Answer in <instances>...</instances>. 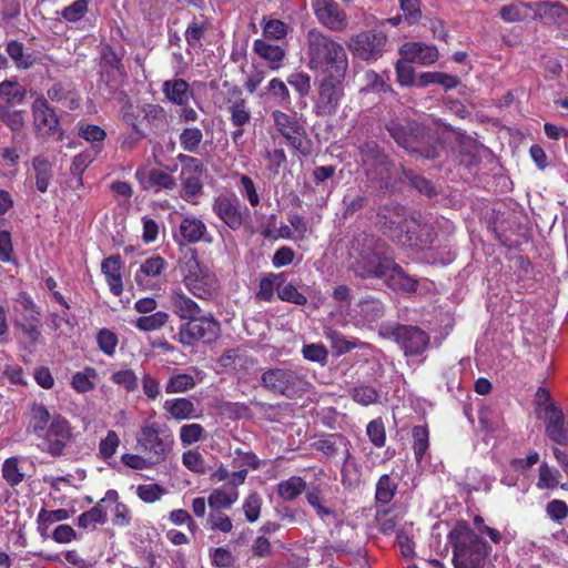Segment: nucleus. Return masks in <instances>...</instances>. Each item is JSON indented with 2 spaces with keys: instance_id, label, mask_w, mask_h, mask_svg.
I'll use <instances>...</instances> for the list:
<instances>
[{
  "instance_id": "45",
  "label": "nucleus",
  "mask_w": 568,
  "mask_h": 568,
  "mask_svg": "<svg viewBox=\"0 0 568 568\" xmlns=\"http://www.w3.org/2000/svg\"><path fill=\"white\" fill-rule=\"evenodd\" d=\"M277 296L281 301L292 303L295 305H305L307 303V297L301 292H298L295 285L285 282L284 274L282 275V281L280 283Z\"/></svg>"
},
{
  "instance_id": "42",
  "label": "nucleus",
  "mask_w": 568,
  "mask_h": 568,
  "mask_svg": "<svg viewBox=\"0 0 568 568\" xmlns=\"http://www.w3.org/2000/svg\"><path fill=\"white\" fill-rule=\"evenodd\" d=\"M359 314L366 323H374L385 313L384 304L377 298H365L358 304Z\"/></svg>"
},
{
  "instance_id": "36",
  "label": "nucleus",
  "mask_w": 568,
  "mask_h": 568,
  "mask_svg": "<svg viewBox=\"0 0 568 568\" xmlns=\"http://www.w3.org/2000/svg\"><path fill=\"white\" fill-rule=\"evenodd\" d=\"M165 267L166 262L163 257L159 255L151 256L141 264L140 270L135 275V281L139 285H142L145 277L159 276Z\"/></svg>"
},
{
  "instance_id": "18",
  "label": "nucleus",
  "mask_w": 568,
  "mask_h": 568,
  "mask_svg": "<svg viewBox=\"0 0 568 568\" xmlns=\"http://www.w3.org/2000/svg\"><path fill=\"white\" fill-rule=\"evenodd\" d=\"M175 237L181 244L211 243L213 240L205 223L195 216L183 217L179 225V235Z\"/></svg>"
},
{
  "instance_id": "61",
  "label": "nucleus",
  "mask_w": 568,
  "mask_h": 568,
  "mask_svg": "<svg viewBox=\"0 0 568 568\" xmlns=\"http://www.w3.org/2000/svg\"><path fill=\"white\" fill-rule=\"evenodd\" d=\"M183 465L191 471L196 474H205V462L202 454L197 450L191 449L182 455Z\"/></svg>"
},
{
  "instance_id": "44",
  "label": "nucleus",
  "mask_w": 568,
  "mask_h": 568,
  "mask_svg": "<svg viewBox=\"0 0 568 568\" xmlns=\"http://www.w3.org/2000/svg\"><path fill=\"white\" fill-rule=\"evenodd\" d=\"M560 471L549 466L547 463H542L539 466V475L536 486L539 489H554L559 485Z\"/></svg>"
},
{
  "instance_id": "38",
  "label": "nucleus",
  "mask_w": 568,
  "mask_h": 568,
  "mask_svg": "<svg viewBox=\"0 0 568 568\" xmlns=\"http://www.w3.org/2000/svg\"><path fill=\"white\" fill-rule=\"evenodd\" d=\"M27 91L17 80H4L0 83V98L7 104L22 103Z\"/></svg>"
},
{
  "instance_id": "17",
  "label": "nucleus",
  "mask_w": 568,
  "mask_h": 568,
  "mask_svg": "<svg viewBox=\"0 0 568 568\" xmlns=\"http://www.w3.org/2000/svg\"><path fill=\"white\" fill-rule=\"evenodd\" d=\"M214 213L232 230H239L244 220V211L235 195H220L213 203Z\"/></svg>"
},
{
  "instance_id": "8",
  "label": "nucleus",
  "mask_w": 568,
  "mask_h": 568,
  "mask_svg": "<svg viewBox=\"0 0 568 568\" xmlns=\"http://www.w3.org/2000/svg\"><path fill=\"white\" fill-rule=\"evenodd\" d=\"M377 224L384 234L399 244H406L407 234L418 227V221L409 217L404 206L393 203L378 207Z\"/></svg>"
},
{
  "instance_id": "37",
  "label": "nucleus",
  "mask_w": 568,
  "mask_h": 568,
  "mask_svg": "<svg viewBox=\"0 0 568 568\" xmlns=\"http://www.w3.org/2000/svg\"><path fill=\"white\" fill-rule=\"evenodd\" d=\"M306 488V483L302 477L292 476L288 479L278 484L277 493L278 496L291 501L297 498Z\"/></svg>"
},
{
  "instance_id": "7",
  "label": "nucleus",
  "mask_w": 568,
  "mask_h": 568,
  "mask_svg": "<svg viewBox=\"0 0 568 568\" xmlns=\"http://www.w3.org/2000/svg\"><path fill=\"white\" fill-rule=\"evenodd\" d=\"M136 444L151 458V463L161 464L171 453L174 438L165 425L146 422L141 426Z\"/></svg>"
},
{
  "instance_id": "60",
  "label": "nucleus",
  "mask_w": 568,
  "mask_h": 568,
  "mask_svg": "<svg viewBox=\"0 0 568 568\" xmlns=\"http://www.w3.org/2000/svg\"><path fill=\"white\" fill-rule=\"evenodd\" d=\"M366 434L374 446L383 447L386 440V432L382 418L371 420L367 424Z\"/></svg>"
},
{
  "instance_id": "34",
  "label": "nucleus",
  "mask_w": 568,
  "mask_h": 568,
  "mask_svg": "<svg viewBox=\"0 0 568 568\" xmlns=\"http://www.w3.org/2000/svg\"><path fill=\"white\" fill-rule=\"evenodd\" d=\"M282 275L283 273H268L262 277L255 297L263 302H272L274 300V290L278 292Z\"/></svg>"
},
{
  "instance_id": "25",
  "label": "nucleus",
  "mask_w": 568,
  "mask_h": 568,
  "mask_svg": "<svg viewBox=\"0 0 568 568\" xmlns=\"http://www.w3.org/2000/svg\"><path fill=\"white\" fill-rule=\"evenodd\" d=\"M219 363L226 369L246 372L254 366L255 361L245 349L236 347L225 351L221 355Z\"/></svg>"
},
{
  "instance_id": "22",
  "label": "nucleus",
  "mask_w": 568,
  "mask_h": 568,
  "mask_svg": "<svg viewBox=\"0 0 568 568\" xmlns=\"http://www.w3.org/2000/svg\"><path fill=\"white\" fill-rule=\"evenodd\" d=\"M121 267L122 261L120 255H111L101 263V272L105 276L110 291L115 296H120L123 292Z\"/></svg>"
},
{
  "instance_id": "19",
  "label": "nucleus",
  "mask_w": 568,
  "mask_h": 568,
  "mask_svg": "<svg viewBox=\"0 0 568 568\" xmlns=\"http://www.w3.org/2000/svg\"><path fill=\"white\" fill-rule=\"evenodd\" d=\"M400 55L422 65H430L438 60L439 53L435 45L423 42H406L399 48Z\"/></svg>"
},
{
  "instance_id": "20",
  "label": "nucleus",
  "mask_w": 568,
  "mask_h": 568,
  "mask_svg": "<svg viewBox=\"0 0 568 568\" xmlns=\"http://www.w3.org/2000/svg\"><path fill=\"white\" fill-rule=\"evenodd\" d=\"M534 19L545 24L567 23L568 8L558 1H539L535 3Z\"/></svg>"
},
{
  "instance_id": "2",
  "label": "nucleus",
  "mask_w": 568,
  "mask_h": 568,
  "mask_svg": "<svg viewBox=\"0 0 568 568\" xmlns=\"http://www.w3.org/2000/svg\"><path fill=\"white\" fill-rule=\"evenodd\" d=\"M348 255V268L363 280L382 278L392 266L386 243L365 232L354 235Z\"/></svg>"
},
{
  "instance_id": "43",
  "label": "nucleus",
  "mask_w": 568,
  "mask_h": 568,
  "mask_svg": "<svg viewBox=\"0 0 568 568\" xmlns=\"http://www.w3.org/2000/svg\"><path fill=\"white\" fill-rule=\"evenodd\" d=\"M169 321V314L162 311L139 317L134 325L142 332H151L162 328Z\"/></svg>"
},
{
  "instance_id": "13",
  "label": "nucleus",
  "mask_w": 568,
  "mask_h": 568,
  "mask_svg": "<svg viewBox=\"0 0 568 568\" xmlns=\"http://www.w3.org/2000/svg\"><path fill=\"white\" fill-rule=\"evenodd\" d=\"M220 335V324L211 314L197 315L181 325L179 341L183 345H193L196 342L212 343Z\"/></svg>"
},
{
  "instance_id": "41",
  "label": "nucleus",
  "mask_w": 568,
  "mask_h": 568,
  "mask_svg": "<svg viewBox=\"0 0 568 568\" xmlns=\"http://www.w3.org/2000/svg\"><path fill=\"white\" fill-rule=\"evenodd\" d=\"M405 239L407 240V243L405 245L425 248L427 245L433 243L435 234L430 225L420 224L418 222L417 230H414L412 233H408L407 237Z\"/></svg>"
},
{
  "instance_id": "28",
  "label": "nucleus",
  "mask_w": 568,
  "mask_h": 568,
  "mask_svg": "<svg viewBox=\"0 0 568 568\" xmlns=\"http://www.w3.org/2000/svg\"><path fill=\"white\" fill-rule=\"evenodd\" d=\"M306 500L314 508L317 516L325 523H333L337 519L336 510L326 505V501L318 487H313L306 491Z\"/></svg>"
},
{
  "instance_id": "59",
  "label": "nucleus",
  "mask_w": 568,
  "mask_h": 568,
  "mask_svg": "<svg viewBox=\"0 0 568 568\" xmlns=\"http://www.w3.org/2000/svg\"><path fill=\"white\" fill-rule=\"evenodd\" d=\"M302 355L306 361L325 365L328 358V351L322 344H304Z\"/></svg>"
},
{
  "instance_id": "5",
  "label": "nucleus",
  "mask_w": 568,
  "mask_h": 568,
  "mask_svg": "<svg viewBox=\"0 0 568 568\" xmlns=\"http://www.w3.org/2000/svg\"><path fill=\"white\" fill-rule=\"evenodd\" d=\"M260 384L268 393L286 398H294L307 392L311 386L306 375L301 369L291 366L263 369Z\"/></svg>"
},
{
  "instance_id": "14",
  "label": "nucleus",
  "mask_w": 568,
  "mask_h": 568,
  "mask_svg": "<svg viewBox=\"0 0 568 568\" xmlns=\"http://www.w3.org/2000/svg\"><path fill=\"white\" fill-rule=\"evenodd\" d=\"M272 119L277 132L288 142V144L304 155L310 153L306 145V133L295 115L287 114L281 110L272 112Z\"/></svg>"
},
{
  "instance_id": "9",
  "label": "nucleus",
  "mask_w": 568,
  "mask_h": 568,
  "mask_svg": "<svg viewBox=\"0 0 568 568\" xmlns=\"http://www.w3.org/2000/svg\"><path fill=\"white\" fill-rule=\"evenodd\" d=\"M181 270L183 283L194 296L206 300L216 293L219 287L216 277L201 267L195 255L187 258Z\"/></svg>"
},
{
  "instance_id": "31",
  "label": "nucleus",
  "mask_w": 568,
  "mask_h": 568,
  "mask_svg": "<svg viewBox=\"0 0 568 568\" xmlns=\"http://www.w3.org/2000/svg\"><path fill=\"white\" fill-rule=\"evenodd\" d=\"M6 52L13 61L14 65L20 70H27L37 63V58L24 52L22 42L11 40L7 43Z\"/></svg>"
},
{
  "instance_id": "47",
  "label": "nucleus",
  "mask_w": 568,
  "mask_h": 568,
  "mask_svg": "<svg viewBox=\"0 0 568 568\" xmlns=\"http://www.w3.org/2000/svg\"><path fill=\"white\" fill-rule=\"evenodd\" d=\"M194 377L190 374H178L168 381L165 392L168 394L185 393L195 387Z\"/></svg>"
},
{
  "instance_id": "52",
  "label": "nucleus",
  "mask_w": 568,
  "mask_h": 568,
  "mask_svg": "<svg viewBox=\"0 0 568 568\" xmlns=\"http://www.w3.org/2000/svg\"><path fill=\"white\" fill-rule=\"evenodd\" d=\"M0 121L11 131H21L24 126L23 112L12 110L8 105L0 104Z\"/></svg>"
},
{
  "instance_id": "10",
  "label": "nucleus",
  "mask_w": 568,
  "mask_h": 568,
  "mask_svg": "<svg viewBox=\"0 0 568 568\" xmlns=\"http://www.w3.org/2000/svg\"><path fill=\"white\" fill-rule=\"evenodd\" d=\"M386 43L387 36L384 31L371 29L353 34L348 39L347 48L354 58L372 62L383 55Z\"/></svg>"
},
{
  "instance_id": "1",
  "label": "nucleus",
  "mask_w": 568,
  "mask_h": 568,
  "mask_svg": "<svg viewBox=\"0 0 568 568\" xmlns=\"http://www.w3.org/2000/svg\"><path fill=\"white\" fill-rule=\"evenodd\" d=\"M306 67L323 74H346L349 63L344 45L332 36L313 27L305 33Z\"/></svg>"
},
{
  "instance_id": "3",
  "label": "nucleus",
  "mask_w": 568,
  "mask_h": 568,
  "mask_svg": "<svg viewBox=\"0 0 568 568\" xmlns=\"http://www.w3.org/2000/svg\"><path fill=\"white\" fill-rule=\"evenodd\" d=\"M385 128L396 144L408 153L427 160L438 158V142L418 122L408 119H393L386 123Z\"/></svg>"
},
{
  "instance_id": "33",
  "label": "nucleus",
  "mask_w": 568,
  "mask_h": 568,
  "mask_svg": "<svg viewBox=\"0 0 568 568\" xmlns=\"http://www.w3.org/2000/svg\"><path fill=\"white\" fill-rule=\"evenodd\" d=\"M101 64L104 70H106L108 77H112L113 81L116 80V78H124L125 77V69L123 64L121 63V57L118 55V53L111 49L110 47H106L102 52L101 58Z\"/></svg>"
},
{
  "instance_id": "27",
  "label": "nucleus",
  "mask_w": 568,
  "mask_h": 568,
  "mask_svg": "<svg viewBox=\"0 0 568 568\" xmlns=\"http://www.w3.org/2000/svg\"><path fill=\"white\" fill-rule=\"evenodd\" d=\"M546 432L549 438L558 444H566L568 442V434L564 428V415L561 410L550 405L546 409Z\"/></svg>"
},
{
  "instance_id": "6",
  "label": "nucleus",
  "mask_w": 568,
  "mask_h": 568,
  "mask_svg": "<svg viewBox=\"0 0 568 568\" xmlns=\"http://www.w3.org/2000/svg\"><path fill=\"white\" fill-rule=\"evenodd\" d=\"M346 74H323L316 80V93L313 98V113L316 116H332L334 115L344 97V80Z\"/></svg>"
},
{
  "instance_id": "63",
  "label": "nucleus",
  "mask_w": 568,
  "mask_h": 568,
  "mask_svg": "<svg viewBox=\"0 0 568 568\" xmlns=\"http://www.w3.org/2000/svg\"><path fill=\"white\" fill-rule=\"evenodd\" d=\"M397 81L400 85L409 87L415 82V71L412 67V62L402 57L397 61L396 65Z\"/></svg>"
},
{
  "instance_id": "55",
  "label": "nucleus",
  "mask_w": 568,
  "mask_h": 568,
  "mask_svg": "<svg viewBox=\"0 0 568 568\" xmlns=\"http://www.w3.org/2000/svg\"><path fill=\"white\" fill-rule=\"evenodd\" d=\"M229 111L233 125L240 128L250 123L251 112L243 99L236 100L232 105H230Z\"/></svg>"
},
{
  "instance_id": "57",
  "label": "nucleus",
  "mask_w": 568,
  "mask_h": 568,
  "mask_svg": "<svg viewBox=\"0 0 568 568\" xmlns=\"http://www.w3.org/2000/svg\"><path fill=\"white\" fill-rule=\"evenodd\" d=\"M97 342L99 348L108 356H113L118 345V336L114 332L102 328L97 335Z\"/></svg>"
},
{
  "instance_id": "32",
  "label": "nucleus",
  "mask_w": 568,
  "mask_h": 568,
  "mask_svg": "<svg viewBox=\"0 0 568 568\" xmlns=\"http://www.w3.org/2000/svg\"><path fill=\"white\" fill-rule=\"evenodd\" d=\"M32 166L36 172L37 189L42 193L47 192L53 176L52 164L43 155H38L32 160Z\"/></svg>"
},
{
  "instance_id": "11",
  "label": "nucleus",
  "mask_w": 568,
  "mask_h": 568,
  "mask_svg": "<svg viewBox=\"0 0 568 568\" xmlns=\"http://www.w3.org/2000/svg\"><path fill=\"white\" fill-rule=\"evenodd\" d=\"M366 174L372 180L387 182L392 178L394 163L374 140H366L358 146Z\"/></svg>"
},
{
  "instance_id": "46",
  "label": "nucleus",
  "mask_w": 568,
  "mask_h": 568,
  "mask_svg": "<svg viewBox=\"0 0 568 568\" xmlns=\"http://www.w3.org/2000/svg\"><path fill=\"white\" fill-rule=\"evenodd\" d=\"M367 203V197L362 192H353L347 191V193L343 197L344 212L343 216L345 219L353 216L355 213L361 211Z\"/></svg>"
},
{
  "instance_id": "56",
  "label": "nucleus",
  "mask_w": 568,
  "mask_h": 568,
  "mask_svg": "<svg viewBox=\"0 0 568 568\" xmlns=\"http://www.w3.org/2000/svg\"><path fill=\"white\" fill-rule=\"evenodd\" d=\"M396 484H394L388 475H383L379 477L376 485V500L381 504H388L396 491Z\"/></svg>"
},
{
  "instance_id": "49",
  "label": "nucleus",
  "mask_w": 568,
  "mask_h": 568,
  "mask_svg": "<svg viewBox=\"0 0 568 568\" xmlns=\"http://www.w3.org/2000/svg\"><path fill=\"white\" fill-rule=\"evenodd\" d=\"M202 175L186 174L182 175V194L181 197L191 202L193 197L197 196L203 191Z\"/></svg>"
},
{
  "instance_id": "50",
  "label": "nucleus",
  "mask_w": 568,
  "mask_h": 568,
  "mask_svg": "<svg viewBox=\"0 0 568 568\" xmlns=\"http://www.w3.org/2000/svg\"><path fill=\"white\" fill-rule=\"evenodd\" d=\"M428 437L429 433L425 426L418 425L413 428V449L418 463L429 447Z\"/></svg>"
},
{
  "instance_id": "26",
  "label": "nucleus",
  "mask_w": 568,
  "mask_h": 568,
  "mask_svg": "<svg viewBox=\"0 0 568 568\" xmlns=\"http://www.w3.org/2000/svg\"><path fill=\"white\" fill-rule=\"evenodd\" d=\"M173 313L181 320L191 321L202 313L200 306L181 291H174L171 295Z\"/></svg>"
},
{
  "instance_id": "23",
  "label": "nucleus",
  "mask_w": 568,
  "mask_h": 568,
  "mask_svg": "<svg viewBox=\"0 0 568 568\" xmlns=\"http://www.w3.org/2000/svg\"><path fill=\"white\" fill-rule=\"evenodd\" d=\"M162 91L170 102L182 106L186 105L193 97V92L184 79L164 81Z\"/></svg>"
},
{
  "instance_id": "24",
  "label": "nucleus",
  "mask_w": 568,
  "mask_h": 568,
  "mask_svg": "<svg viewBox=\"0 0 568 568\" xmlns=\"http://www.w3.org/2000/svg\"><path fill=\"white\" fill-rule=\"evenodd\" d=\"M32 113L34 124L39 129L47 131H54L57 129L59 120L45 99L38 98L33 101Z\"/></svg>"
},
{
  "instance_id": "35",
  "label": "nucleus",
  "mask_w": 568,
  "mask_h": 568,
  "mask_svg": "<svg viewBox=\"0 0 568 568\" xmlns=\"http://www.w3.org/2000/svg\"><path fill=\"white\" fill-rule=\"evenodd\" d=\"M164 409L175 419L182 420L191 417L195 407L194 404L187 398L169 399L164 403Z\"/></svg>"
},
{
  "instance_id": "51",
  "label": "nucleus",
  "mask_w": 568,
  "mask_h": 568,
  "mask_svg": "<svg viewBox=\"0 0 568 568\" xmlns=\"http://www.w3.org/2000/svg\"><path fill=\"white\" fill-rule=\"evenodd\" d=\"M106 521V513L102 509L101 503L88 511L81 514L78 518V525L81 528H93L97 524H104Z\"/></svg>"
},
{
  "instance_id": "30",
  "label": "nucleus",
  "mask_w": 568,
  "mask_h": 568,
  "mask_svg": "<svg viewBox=\"0 0 568 568\" xmlns=\"http://www.w3.org/2000/svg\"><path fill=\"white\" fill-rule=\"evenodd\" d=\"M239 499V491L234 487L213 489L207 497L209 507L213 510L229 509Z\"/></svg>"
},
{
  "instance_id": "53",
  "label": "nucleus",
  "mask_w": 568,
  "mask_h": 568,
  "mask_svg": "<svg viewBox=\"0 0 568 568\" xmlns=\"http://www.w3.org/2000/svg\"><path fill=\"white\" fill-rule=\"evenodd\" d=\"M203 140V133L199 128H185L180 134V145L184 151L196 152Z\"/></svg>"
},
{
  "instance_id": "39",
  "label": "nucleus",
  "mask_w": 568,
  "mask_h": 568,
  "mask_svg": "<svg viewBox=\"0 0 568 568\" xmlns=\"http://www.w3.org/2000/svg\"><path fill=\"white\" fill-rule=\"evenodd\" d=\"M30 420L28 429H31L38 436L45 432L50 420V414L42 404L33 403L30 409Z\"/></svg>"
},
{
  "instance_id": "29",
  "label": "nucleus",
  "mask_w": 568,
  "mask_h": 568,
  "mask_svg": "<svg viewBox=\"0 0 568 568\" xmlns=\"http://www.w3.org/2000/svg\"><path fill=\"white\" fill-rule=\"evenodd\" d=\"M253 50L258 57L267 61L272 69H278L285 57V50L283 48L261 39L254 41Z\"/></svg>"
},
{
  "instance_id": "40",
  "label": "nucleus",
  "mask_w": 568,
  "mask_h": 568,
  "mask_svg": "<svg viewBox=\"0 0 568 568\" xmlns=\"http://www.w3.org/2000/svg\"><path fill=\"white\" fill-rule=\"evenodd\" d=\"M428 84H440L446 90L454 89L459 84L457 77L443 73V72H424L418 79L419 87H427Z\"/></svg>"
},
{
  "instance_id": "58",
  "label": "nucleus",
  "mask_w": 568,
  "mask_h": 568,
  "mask_svg": "<svg viewBox=\"0 0 568 568\" xmlns=\"http://www.w3.org/2000/svg\"><path fill=\"white\" fill-rule=\"evenodd\" d=\"M287 83L294 88L300 97L304 98L308 95L311 91V77L310 74L298 71L293 72L287 77Z\"/></svg>"
},
{
  "instance_id": "12",
  "label": "nucleus",
  "mask_w": 568,
  "mask_h": 568,
  "mask_svg": "<svg viewBox=\"0 0 568 568\" xmlns=\"http://www.w3.org/2000/svg\"><path fill=\"white\" fill-rule=\"evenodd\" d=\"M404 352L405 356L423 355L430 345V336L427 332L414 325H395L384 328Z\"/></svg>"
},
{
  "instance_id": "15",
  "label": "nucleus",
  "mask_w": 568,
  "mask_h": 568,
  "mask_svg": "<svg viewBox=\"0 0 568 568\" xmlns=\"http://www.w3.org/2000/svg\"><path fill=\"white\" fill-rule=\"evenodd\" d=\"M40 437H42V442L39 444V447L43 452H47L53 457L61 456L64 448L72 440L69 422L61 416L53 417L50 426Z\"/></svg>"
},
{
  "instance_id": "62",
  "label": "nucleus",
  "mask_w": 568,
  "mask_h": 568,
  "mask_svg": "<svg viewBox=\"0 0 568 568\" xmlns=\"http://www.w3.org/2000/svg\"><path fill=\"white\" fill-rule=\"evenodd\" d=\"M111 379L113 383L123 386L128 392H134L139 386V378L132 369L114 372Z\"/></svg>"
},
{
  "instance_id": "48",
  "label": "nucleus",
  "mask_w": 568,
  "mask_h": 568,
  "mask_svg": "<svg viewBox=\"0 0 568 568\" xmlns=\"http://www.w3.org/2000/svg\"><path fill=\"white\" fill-rule=\"evenodd\" d=\"M17 457L7 458L2 465V477L12 487L18 486L24 480V474L21 471Z\"/></svg>"
},
{
  "instance_id": "4",
  "label": "nucleus",
  "mask_w": 568,
  "mask_h": 568,
  "mask_svg": "<svg viewBox=\"0 0 568 568\" xmlns=\"http://www.w3.org/2000/svg\"><path fill=\"white\" fill-rule=\"evenodd\" d=\"M454 548L455 568H484L490 551L486 540L476 535L466 525H458L448 535Z\"/></svg>"
},
{
  "instance_id": "54",
  "label": "nucleus",
  "mask_w": 568,
  "mask_h": 568,
  "mask_svg": "<svg viewBox=\"0 0 568 568\" xmlns=\"http://www.w3.org/2000/svg\"><path fill=\"white\" fill-rule=\"evenodd\" d=\"M205 436V429L200 424H185L180 428V439L183 446H190L202 440Z\"/></svg>"
},
{
  "instance_id": "21",
  "label": "nucleus",
  "mask_w": 568,
  "mask_h": 568,
  "mask_svg": "<svg viewBox=\"0 0 568 568\" xmlns=\"http://www.w3.org/2000/svg\"><path fill=\"white\" fill-rule=\"evenodd\" d=\"M384 283L394 291L404 293H415L417 288V280L408 275L402 266L392 260V266L382 277Z\"/></svg>"
},
{
  "instance_id": "64",
  "label": "nucleus",
  "mask_w": 568,
  "mask_h": 568,
  "mask_svg": "<svg viewBox=\"0 0 568 568\" xmlns=\"http://www.w3.org/2000/svg\"><path fill=\"white\" fill-rule=\"evenodd\" d=\"M262 507V498L257 493L250 494L243 504V510L245 518L250 523H254L258 519Z\"/></svg>"
},
{
  "instance_id": "16",
  "label": "nucleus",
  "mask_w": 568,
  "mask_h": 568,
  "mask_svg": "<svg viewBox=\"0 0 568 568\" xmlns=\"http://www.w3.org/2000/svg\"><path fill=\"white\" fill-rule=\"evenodd\" d=\"M317 21L332 32H343L348 26L346 12L335 0H311Z\"/></svg>"
}]
</instances>
